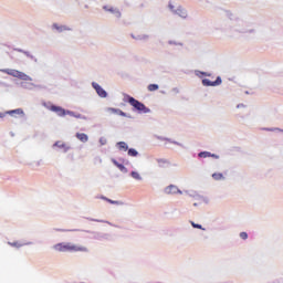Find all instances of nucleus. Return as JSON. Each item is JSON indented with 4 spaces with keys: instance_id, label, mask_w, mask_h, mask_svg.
Listing matches in <instances>:
<instances>
[{
    "instance_id": "1",
    "label": "nucleus",
    "mask_w": 283,
    "mask_h": 283,
    "mask_svg": "<svg viewBox=\"0 0 283 283\" xmlns=\"http://www.w3.org/2000/svg\"><path fill=\"white\" fill-rule=\"evenodd\" d=\"M54 250L59 251L60 253H65V252H85L87 251V248L81 247V245H74L72 243H57L54 245Z\"/></svg>"
},
{
    "instance_id": "2",
    "label": "nucleus",
    "mask_w": 283,
    "mask_h": 283,
    "mask_svg": "<svg viewBox=\"0 0 283 283\" xmlns=\"http://www.w3.org/2000/svg\"><path fill=\"white\" fill-rule=\"evenodd\" d=\"M1 72H3V74H8L9 76H13L14 78H20V81H32V77H30L28 74L14 69H3Z\"/></svg>"
},
{
    "instance_id": "3",
    "label": "nucleus",
    "mask_w": 283,
    "mask_h": 283,
    "mask_svg": "<svg viewBox=\"0 0 283 283\" xmlns=\"http://www.w3.org/2000/svg\"><path fill=\"white\" fill-rule=\"evenodd\" d=\"M128 103H129V105L135 107V109H137V112H143L144 114H148V112H149V108H147V106H145V104L140 103L138 99H136L134 97H129Z\"/></svg>"
},
{
    "instance_id": "4",
    "label": "nucleus",
    "mask_w": 283,
    "mask_h": 283,
    "mask_svg": "<svg viewBox=\"0 0 283 283\" xmlns=\"http://www.w3.org/2000/svg\"><path fill=\"white\" fill-rule=\"evenodd\" d=\"M202 85L206 87H217V85H222V77L218 76L216 81H210L209 78L202 80Z\"/></svg>"
},
{
    "instance_id": "5",
    "label": "nucleus",
    "mask_w": 283,
    "mask_h": 283,
    "mask_svg": "<svg viewBox=\"0 0 283 283\" xmlns=\"http://www.w3.org/2000/svg\"><path fill=\"white\" fill-rule=\"evenodd\" d=\"M46 109H50V112H54L55 114H57V116H65V109L61 106H56V105H45Z\"/></svg>"
},
{
    "instance_id": "6",
    "label": "nucleus",
    "mask_w": 283,
    "mask_h": 283,
    "mask_svg": "<svg viewBox=\"0 0 283 283\" xmlns=\"http://www.w3.org/2000/svg\"><path fill=\"white\" fill-rule=\"evenodd\" d=\"M93 87L96 91V93L98 94V96H101V98H106L107 97V92H105V90H103V87H101V85H98V83L93 82Z\"/></svg>"
},
{
    "instance_id": "7",
    "label": "nucleus",
    "mask_w": 283,
    "mask_h": 283,
    "mask_svg": "<svg viewBox=\"0 0 283 283\" xmlns=\"http://www.w3.org/2000/svg\"><path fill=\"white\" fill-rule=\"evenodd\" d=\"M165 193L174 195V193H180V189H178L176 186L170 185L165 189Z\"/></svg>"
},
{
    "instance_id": "8",
    "label": "nucleus",
    "mask_w": 283,
    "mask_h": 283,
    "mask_svg": "<svg viewBox=\"0 0 283 283\" xmlns=\"http://www.w3.org/2000/svg\"><path fill=\"white\" fill-rule=\"evenodd\" d=\"M107 112H109L111 114H117V116H127V114H125V112H123L118 108H107Z\"/></svg>"
},
{
    "instance_id": "9",
    "label": "nucleus",
    "mask_w": 283,
    "mask_h": 283,
    "mask_svg": "<svg viewBox=\"0 0 283 283\" xmlns=\"http://www.w3.org/2000/svg\"><path fill=\"white\" fill-rule=\"evenodd\" d=\"M76 138L81 140V143H87L90 140V137H87V134L84 133H77Z\"/></svg>"
},
{
    "instance_id": "10",
    "label": "nucleus",
    "mask_w": 283,
    "mask_h": 283,
    "mask_svg": "<svg viewBox=\"0 0 283 283\" xmlns=\"http://www.w3.org/2000/svg\"><path fill=\"white\" fill-rule=\"evenodd\" d=\"M218 158V156L216 155H212L211 153L209 151H201L199 153V158Z\"/></svg>"
},
{
    "instance_id": "11",
    "label": "nucleus",
    "mask_w": 283,
    "mask_h": 283,
    "mask_svg": "<svg viewBox=\"0 0 283 283\" xmlns=\"http://www.w3.org/2000/svg\"><path fill=\"white\" fill-rule=\"evenodd\" d=\"M117 147L120 151H127V149H129V146H127V143L125 142L117 143Z\"/></svg>"
},
{
    "instance_id": "12",
    "label": "nucleus",
    "mask_w": 283,
    "mask_h": 283,
    "mask_svg": "<svg viewBox=\"0 0 283 283\" xmlns=\"http://www.w3.org/2000/svg\"><path fill=\"white\" fill-rule=\"evenodd\" d=\"M113 164L115 165V167L119 170V171H127V168H125V166L123 164H119L118 161H116V159H113Z\"/></svg>"
},
{
    "instance_id": "13",
    "label": "nucleus",
    "mask_w": 283,
    "mask_h": 283,
    "mask_svg": "<svg viewBox=\"0 0 283 283\" xmlns=\"http://www.w3.org/2000/svg\"><path fill=\"white\" fill-rule=\"evenodd\" d=\"M53 28L57 30V32H65L70 30V28H67L66 25H59V24H53Z\"/></svg>"
},
{
    "instance_id": "14",
    "label": "nucleus",
    "mask_w": 283,
    "mask_h": 283,
    "mask_svg": "<svg viewBox=\"0 0 283 283\" xmlns=\"http://www.w3.org/2000/svg\"><path fill=\"white\" fill-rule=\"evenodd\" d=\"M177 14H179V17H181L182 19H187V11L184 9H177Z\"/></svg>"
},
{
    "instance_id": "15",
    "label": "nucleus",
    "mask_w": 283,
    "mask_h": 283,
    "mask_svg": "<svg viewBox=\"0 0 283 283\" xmlns=\"http://www.w3.org/2000/svg\"><path fill=\"white\" fill-rule=\"evenodd\" d=\"M159 86L158 84H149L148 85V92H156L158 91Z\"/></svg>"
},
{
    "instance_id": "16",
    "label": "nucleus",
    "mask_w": 283,
    "mask_h": 283,
    "mask_svg": "<svg viewBox=\"0 0 283 283\" xmlns=\"http://www.w3.org/2000/svg\"><path fill=\"white\" fill-rule=\"evenodd\" d=\"M213 180H222V178H224V176L221 172H214L212 175Z\"/></svg>"
},
{
    "instance_id": "17",
    "label": "nucleus",
    "mask_w": 283,
    "mask_h": 283,
    "mask_svg": "<svg viewBox=\"0 0 283 283\" xmlns=\"http://www.w3.org/2000/svg\"><path fill=\"white\" fill-rule=\"evenodd\" d=\"M7 114H10L11 116H12V114L22 115L23 114V109L18 108V109L9 111V112H7Z\"/></svg>"
},
{
    "instance_id": "18",
    "label": "nucleus",
    "mask_w": 283,
    "mask_h": 283,
    "mask_svg": "<svg viewBox=\"0 0 283 283\" xmlns=\"http://www.w3.org/2000/svg\"><path fill=\"white\" fill-rule=\"evenodd\" d=\"M128 156L136 157L138 156V151L134 148L128 149Z\"/></svg>"
},
{
    "instance_id": "19",
    "label": "nucleus",
    "mask_w": 283,
    "mask_h": 283,
    "mask_svg": "<svg viewBox=\"0 0 283 283\" xmlns=\"http://www.w3.org/2000/svg\"><path fill=\"white\" fill-rule=\"evenodd\" d=\"M130 176H132V178H134L135 180H142L140 174H138L137 171H133V172L130 174Z\"/></svg>"
},
{
    "instance_id": "20",
    "label": "nucleus",
    "mask_w": 283,
    "mask_h": 283,
    "mask_svg": "<svg viewBox=\"0 0 283 283\" xmlns=\"http://www.w3.org/2000/svg\"><path fill=\"white\" fill-rule=\"evenodd\" d=\"M102 199H103V200H106V202H109V205H119L118 201H114V200L108 199V198H106V197H102Z\"/></svg>"
},
{
    "instance_id": "21",
    "label": "nucleus",
    "mask_w": 283,
    "mask_h": 283,
    "mask_svg": "<svg viewBox=\"0 0 283 283\" xmlns=\"http://www.w3.org/2000/svg\"><path fill=\"white\" fill-rule=\"evenodd\" d=\"M247 238H249V234H247V232H241L240 233V239L241 240H247Z\"/></svg>"
},
{
    "instance_id": "22",
    "label": "nucleus",
    "mask_w": 283,
    "mask_h": 283,
    "mask_svg": "<svg viewBox=\"0 0 283 283\" xmlns=\"http://www.w3.org/2000/svg\"><path fill=\"white\" fill-rule=\"evenodd\" d=\"M54 147H65V144H61V142H56L54 144Z\"/></svg>"
},
{
    "instance_id": "23",
    "label": "nucleus",
    "mask_w": 283,
    "mask_h": 283,
    "mask_svg": "<svg viewBox=\"0 0 283 283\" xmlns=\"http://www.w3.org/2000/svg\"><path fill=\"white\" fill-rule=\"evenodd\" d=\"M157 163H158L159 165H165V164L167 163V160H165V159H158Z\"/></svg>"
},
{
    "instance_id": "24",
    "label": "nucleus",
    "mask_w": 283,
    "mask_h": 283,
    "mask_svg": "<svg viewBox=\"0 0 283 283\" xmlns=\"http://www.w3.org/2000/svg\"><path fill=\"white\" fill-rule=\"evenodd\" d=\"M192 227H193L195 229H202V226L196 224V223H193V222H192Z\"/></svg>"
},
{
    "instance_id": "25",
    "label": "nucleus",
    "mask_w": 283,
    "mask_h": 283,
    "mask_svg": "<svg viewBox=\"0 0 283 283\" xmlns=\"http://www.w3.org/2000/svg\"><path fill=\"white\" fill-rule=\"evenodd\" d=\"M93 222H103L102 220L98 219H92Z\"/></svg>"
},
{
    "instance_id": "26",
    "label": "nucleus",
    "mask_w": 283,
    "mask_h": 283,
    "mask_svg": "<svg viewBox=\"0 0 283 283\" xmlns=\"http://www.w3.org/2000/svg\"><path fill=\"white\" fill-rule=\"evenodd\" d=\"M3 116H6V114H3V113H0V118H3Z\"/></svg>"
},
{
    "instance_id": "27",
    "label": "nucleus",
    "mask_w": 283,
    "mask_h": 283,
    "mask_svg": "<svg viewBox=\"0 0 283 283\" xmlns=\"http://www.w3.org/2000/svg\"><path fill=\"white\" fill-rule=\"evenodd\" d=\"M169 8H170V10H174V6L172 4H169Z\"/></svg>"
}]
</instances>
